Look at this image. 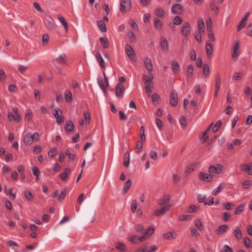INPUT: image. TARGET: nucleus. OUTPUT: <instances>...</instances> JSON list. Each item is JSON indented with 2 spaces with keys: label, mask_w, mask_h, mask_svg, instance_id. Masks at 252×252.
Listing matches in <instances>:
<instances>
[{
  "label": "nucleus",
  "mask_w": 252,
  "mask_h": 252,
  "mask_svg": "<svg viewBox=\"0 0 252 252\" xmlns=\"http://www.w3.org/2000/svg\"><path fill=\"white\" fill-rule=\"evenodd\" d=\"M39 139V135L38 132H34L33 134L27 133L23 137L24 143L26 145H31L34 140L38 141Z\"/></svg>",
  "instance_id": "obj_1"
},
{
  "label": "nucleus",
  "mask_w": 252,
  "mask_h": 252,
  "mask_svg": "<svg viewBox=\"0 0 252 252\" xmlns=\"http://www.w3.org/2000/svg\"><path fill=\"white\" fill-rule=\"evenodd\" d=\"M7 117L10 121H14L19 122L21 120V116L18 113V108L15 107L12 109V112L9 111L7 114Z\"/></svg>",
  "instance_id": "obj_2"
},
{
  "label": "nucleus",
  "mask_w": 252,
  "mask_h": 252,
  "mask_svg": "<svg viewBox=\"0 0 252 252\" xmlns=\"http://www.w3.org/2000/svg\"><path fill=\"white\" fill-rule=\"evenodd\" d=\"M223 165L220 164L212 165L208 168L209 173L212 176L214 174H220L223 169Z\"/></svg>",
  "instance_id": "obj_3"
},
{
  "label": "nucleus",
  "mask_w": 252,
  "mask_h": 252,
  "mask_svg": "<svg viewBox=\"0 0 252 252\" xmlns=\"http://www.w3.org/2000/svg\"><path fill=\"white\" fill-rule=\"evenodd\" d=\"M53 115L56 119V122L58 125H60L64 122V118L62 116V112L60 108L55 109Z\"/></svg>",
  "instance_id": "obj_4"
},
{
  "label": "nucleus",
  "mask_w": 252,
  "mask_h": 252,
  "mask_svg": "<svg viewBox=\"0 0 252 252\" xmlns=\"http://www.w3.org/2000/svg\"><path fill=\"white\" fill-rule=\"evenodd\" d=\"M206 199L205 195L198 194L197 196V200L199 203H204L205 205L211 206L214 203V199L213 197H209L208 198L209 201H205Z\"/></svg>",
  "instance_id": "obj_5"
},
{
  "label": "nucleus",
  "mask_w": 252,
  "mask_h": 252,
  "mask_svg": "<svg viewBox=\"0 0 252 252\" xmlns=\"http://www.w3.org/2000/svg\"><path fill=\"white\" fill-rule=\"evenodd\" d=\"M148 248V244H145L141 248L137 250L135 252H155L158 249V247L156 245L152 246L149 249Z\"/></svg>",
  "instance_id": "obj_6"
},
{
  "label": "nucleus",
  "mask_w": 252,
  "mask_h": 252,
  "mask_svg": "<svg viewBox=\"0 0 252 252\" xmlns=\"http://www.w3.org/2000/svg\"><path fill=\"white\" fill-rule=\"evenodd\" d=\"M182 34L185 37H188L190 34L191 32L190 25L189 22H186L184 25L181 30Z\"/></svg>",
  "instance_id": "obj_7"
},
{
  "label": "nucleus",
  "mask_w": 252,
  "mask_h": 252,
  "mask_svg": "<svg viewBox=\"0 0 252 252\" xmlns=\"http://www.w3.org/2000/svg\"><path fill=\"white\" fill-rule=\"evenodd\" d=\"M170 207L171 205H168L160 209H157L154 211L153 215L157 217L163 216L170 210Z\"/></svg>",
  "instance_id": "obj_8"
},
{
  "label": "nucleus",
  "mask_w": 252,
  "mask_h": 252,
  "mask_svg": "<svg viewBox=\"0 0 252 252\" xmlns=\"http://www.w3.org/2000/svg\"><path fill=\"white\" fill-rule=\"evenodd\" d=\"M239 41L238 40H236L234 42V47L233 48V53L232 54V58L236 61L238 57L240 55L239 52Z\"/></svg>",
  "instance_id": "obj_9"
},
{
  "label": "nucleus",
  "mask_w": 252,
  "mask_h": 252,
  "mask_svg": "<svg viewBox=\"0 0 252 252\" xmlns=\"http://www.w3.org/2000/svg\"><path fill=\"white\" fill-rule=\"evenodd\" d=\"M125 88L122 84H117L116 87L115 94L117 97L122 98L125 92Z\"/></svg>",
  "instance_id": "obj_10"
},
{
  "label": "nucleus",
  "mask_w": 252,
  "mask_h": 252,
  "mask_svg": "<svg viewBox=\"0 0 252 252\" xmlns=\"http://www.w3.org/2000/svg\"><path fill=\"white\" fill-rule=\"evenodd\" d=\"M155 231V228L153 226H150L146 229L144 232L143 236L138 237V239L140 242L146 240L149 236L152 234Z\"/></svg>",
  "instance_id": "obj_11"
},
{
  "label": "nucleus",
  "mask_w": 252,
  "mask_h": 252,
  "mask_svg": "<svg viewBox=\"0 0 252 252\" xmlns=\"http://www.w3.org/2000/svg\"><path fill=\"white\" fill-rule=\"evenodd\" d=\"M125 51L126 55L131 60H134L135 59V52L130 45L126 44V45Z\"/></svg>",
  "instance_id": "obj_12"
},
{
  "label": "nucleus",
  "mask_w": 252,
  "mask_h": 252,
  "mask_svg": "<svg viewBox=\"0 0 252 252\" xmlns=\"http://www.w3.org/2000/svg\"><path fill=\"white\" fill-rule=\"evenodd\" d=\"M171 12L174 14H181L183 13L184 9L183 6L180 4H174L171 9Z\"/></svg>",
  "instance_id": "obj_13"
},
{
  "label": "nucleus",
  "mask_w": 252,
  "mask_h": 252,
  "mask_svg": "<svg viewBox=\"0 0 252 252\" xmlns=\"http://www.w3.org/2000/svg\"><path fill=\"white\" fill-rule=\"evenodd\" d=\"M241 170L246 172L248 174L252 175V162L249 164L243 163L241 166Z\"/></svg>",
  "instance_id": "obj_14"
},
{
  "label": "nucleus",
  "mask_w": 252,
  "mask_h": 252,
  "mask_svg": "<svg viewBox=\"0 0 252 252\" xmlns=\"http://www.w3.org/2000/svg\"><path fill=\"white\" fill-rule=\"evenodd\" d=\"M54 61L57 64L63 65L66 63L67 62V56L65 54L63 53L54 60Z\"/></svg>",
  "instance_id": "obj_15"
},
{
  "label": "nucleus",
  "mask_w": 252,
  "mask_h": 252,
  "mask_svg": "<svg viewBox=\"0 0 252 252\" xmlns=\"http://www.w3.org/2000/svg\"><path fill=\"white\" fill-rule=\"evenodd\" d=\"M221 86V78L219 75L216 76V83H215V91L214 94V97L217 98L218 94V92Z\"/></svg>",
  "instance_id": "obj_16"
},
{
  "label": "nucleus",
  "mask_w": 252,
  "mask_h": 252,
  "mask_svg": "<svg viewBox=\"0 0 252 252\" xmlns=\"http://www.w3.org/2000/svg\"><path fill=\"white\" fill-rule=\"evenodd\" d=\"M206 54L208 58H212L213 57V45L210 40H208L206 42Z\"/></svg>",
  "instance_id": "obj_17"
},
{
  "label": "nucleus",
  "mask_w": 252,
  "mask_h": 252,
  "mask_svg": "<svg viewBox=\"0 0 252 252\" xmlns=\"http://www.w3.org/2000/svg\"><path fill=\"white\" fill-rule=\"evenodd\" d=\"M198 176L201 180L208 182H211L213 179L211 175L205 173L203 172H200Z\"/></svg>",
  "instance_id": "obj_18"
},
{
  "label": "nucleus",
  "mask_w": 252,
  "mask_h": 252,
  "mask_svg": "<svg viewBox=\"0 0 252 252\" xmlns=\"http://www.w3.org/2000/svg\"><path fill=\"white\" fill-rule=\"evenodd\" d=\"M170 103L172 106H175L178 103V95L177 94L173 91L170 94Z\"/></svg>",
  "instance_id": "obj_19"
},
{
  "label": "nucleus",
  "mask_w": 252,
  "mask_h": 252,
  "mask_svg": "<svg viewBox=\"0 0 252 252\" xmlns=\"http://www.w3.org/2000/svg\"><path fill=\"white\" fill-rule=\"evenodd\" d=\"M95 58L96 59L97 62L99 64V65L100 67L103 68L105 69L106 67L105 63L104 62V61L100 54V53H97L95 54Z\"/></svg>",
  "instance_id": "obj_20"
},
{
  "label": "nucleus",
  "mask_w": 252,
  "mask_h": 252,
  "mask_svg": "<svg viewBox=\"0 0 252 252\" xmlns=\"http://www.w3.org/2000/svg\"><path fill=\"white\" fill-rule=\"evenodd\" d=\"M170 200V195L169 194H164L162 198L158 200V203L160 206H162L169 202Z\"/></svg>",
  "instance_id": "obj_21"
},
{
  "label": "nucleus",
  "mask_w": 252,
  "mask_h": 252,
  "mask_svg": "<svg viewBox=\"0 0 252 252\" xmlns=\"http://www.w3.org/2000/svg\"><path fill=\"white\" fill-rule=\"evenodd\" d=\"M155 15L160 18H163L164 16L165 11L161 7H157L154 11Z\"/></svg>",
  "instance_id": "obj_22"
},
{
  "label": "nucleus",
  "mask_w": 252,
  "mask_h": 252,
  "mask_svg": "<svg viewBox=\"0 0 252 252\" xmlns=\"http://www.w3.org/2000/svg\"><path fill=\"white\" fill-rule=\"evenodd\" d=\"M143 78L145 86H151V85L152 84V80L153 79V76L152 74H150L149 76H148L146 75H144Z\"/></svg>",
  "instance_id": "obj_23"
},
{
  "label": "nucleus",
  "mask_w": 252,
  "mask_h": 252,
  "mask_svg": "<svg viewBox=\"0 0 252 252\" xmlns=\"http://www.w3.org/2000/svg\"><path fill=\"white\" fill-rule=\"evenodd\" d=\"M71 173V170L68 168L64 169L63 172L61 173L60 175V178L63 181L67 180V176Z\"/></svg>",
  "instance_id": "obj_24"
},
{
  "label": "nucleus",
  "mask_w": 252,
  "mask_h": 252,
  "mask_svg": "<svg viewBox=\"0 0 252 252\" xmlns=\"http://www.w3.org/2000/svg\"><path fill=\"white\" fill-rule=\"evenodd\" d=\"M108 79L107 77H105L104 81L101 80L98 81V85L101 89L103 91H106V89L108 86Z\"/></svg>",
  "instance_id": "obj_25"
},
{
  "label": "nucleus",
  "mask_w": 252,
  "mask_h": 252,
  "mask_svg": "<svg viewBox=\"0 0 252 252\" xmlns=\"http://www.w3.org/2000/svg\"><path fill=\"white\" fill-rule=\"evenodd\" d=\"M46 27L48 30H52L56 28V23L52 18H50V20H47V23H46Z\"/></svg>",
  "instance_id": "obj_26"
},
{
  "label": "nucleus",
  "mask_w": 252,
  "mask_h": 252,
  "mask_svg": "<svg viewBox=\"0 0 252 252\" xmlns=\"http://www.w3.org/2000/svg\"><path fill=\"white\" fill-rule=\"evenodd\" d=\"M160 46L162 50H168V43L165 37H162L160 40Z\"/></svg>",
  "instance_id": "obj_27"
},
{
  "label": "nucleus",
  "mask_w": 252,
  "mask_h": 252,
  "mask_svg": "<svg viewBox=\"0 0 252 252\" xmlns=\"http://www.w3.org/2000/svg\"><path fill=\"white\" fill-rule=\"evenodd\" d=\"M172 68L174 74H178L180 72V65L178 63L174 61L172 63Z\"/></svg>",
  "instance_id": "obj_28"
},
{
  "label": "nucleus",
  "mask_w": 252,
  "mask_h": 252,
  "mask_svg": "<svg viewBox=\"0 0 252 252\" xmlns=\"http://www.w3.org/2000/svg\"><path fill=\"white\" fill-rule=\"evenodd\" d=\"M228 229V226L227 224H223L219 226L217 230V234L220 235L225 232Z\"/></svg>",
  "instance_id": "obj_29"
},
{
  "label": "nucleus",
  "mask_w": 252,
  "mask_h": 252,
  "mask_svg": "<svg viewBox=\"0 0 252 252\" xmlns=\"http://www.w3.org/2000/svg\"><path fill=\"white\" fill-rule=\"evenodd\" d=\"M144 63L145 67L148 71H151L153 70V64L149 58H146L144 60Z\"/></svg>",
  "instance_id": "obj_30"
},
{
  "label": "nucleus",
  "mask_w": 252,
  "mask_h": 252,
  "mask_svg": "<svg viewBox=\"0 0 252 252\" xmlns=\"http://www.w3.org/2000/svg\"><path fill=\"white\" fill-rule=\"evenodd\" d=\"M99 40L103 48L106 49L109 47V43L107 37H101Z\"/></svg>",
  "instance_id": "obj_31"
},
{
  "label": "nucleus",
  "mask_w": 252,
  "mask_h": 252,
  "mask_svg": "<svg viewBox=\"0 0 252 252\" xmlns=\"http://www.w3.org/2000/svg\"><path fill=\"white\" fill-rule=\"evenodd\" d=\"M97 25L101 32H105L107 31L106 25L103 20L98 21L97 23Z\"/></svg>",
  "instance_id": "obj_32"
},
{
  "label": "nucleus",
  "mask_w": 252,
  "mask_h": 252,
  "mask_svg": "<svg viewBox=\"0 0 252 252\" xmlns=\"http://www.w3.org/2000/svg\"><path fill=\"white\" fill-rule=\"evenodd\" d=\"M224 187L225 184L224 183L220 184L218 188L215 189L213 190L212 192V194L215 196L217 195L219 193H220L222 190V189H224Z\"/></svg>",
  "instance_id": "obj_33"
},
{
  "label": "nucleus",
  "mask_w": 252,
  "mask_h": 252,
  "mask_svg": "<svg viewBox=\"0 0 252 252\" xmlns=\"http://www.w3.org/2000/svg\"><path fill=\"white\" fill-rule=\"evenodd\" d=\"M233 233L236 239L240 240L242 237L241 229L238 227H236L233 231Z\"/></svg>",
  "instance_id": "obj_34"
},
{
  "label": "nucleus",
  "mask_w": 252,
  "mask_h": 252,
  "mask_svg": "<svg viewBox=\"0 0 252 252\" xmlns=\"http://www.w3.org/2000/svg\"><path fill=\"white\" fill-rule=\"evenodd\" d=\"M131 184L132 182L130 179H129L126 181L123 189V194H125L128 191L131 186Z\"/></svg>",
  "instance_id": "obj_35"
},
{
  "label": "nucleus",
  "mask_w": 252,
  "mask_h": 252,
  "mask_svg": "<svg viewBox=\"0 0 252 252\" xmlns=\"http://www.w3.org/2000/svg\"><path fill=\"white\" fill-rule=\"evenodd\" d=\"M65 128L66 131L69 132L73 131L74 128L73 123L71 121L66 122Z\"/></svg>",
  "instance_id": "obj_36"
},
{
  "label": "nucleus",
  "mask_w": 252,
  "mask_h": 252,
  "mask_svg": "<svg viewBox=\"0 0 252 252\" xmlns=\"http://www.w3.org/2000/svg\"><path fill=\"white\" fill-rule=\"evenodd\" d=\"M64 98L65 101L67 102H70L72 100V95L70 91H65L64 94Z\"/></svg>",
  "instance_id": "obj_37"
},
{
  "label": "nucleus",
  "mask_w": 252,
  "mask_h": 252,
  "mask_svg": "<svg viewBox=\"0 0 252 252\" xmlns=\"http://www.w3.org/2000/svg\"><path fill=\"white\" fill-rule=\"evenodd\" d=\"M162 26V23L158 18H156L154 20V27L157 30H161Z\"/></svg>",
  "instance_id": "obj_38"
},
{
  "label": "nucleus",
  "mask_w": 252,
  "mask_h": 252,
  "mask_svg": "<svg viewBox=\"0 0 252 252\" xmlns=\"http://www.w3.org/2000/svg\"><path fill=\"white\" fill-rule=\"evenodd\" d=\"M125 161L123 162V164L125 167H127L129 164V160H130V154L128 152H126L125 154Z\"/></svg>",
  "instance_id": "obj_39"
},
{
  "label": "nucleus",
  "mask_w": 252,
  "mask_h": 252,
  "mask_svg": "<svg viewBox=\"0 0 252 252\" xmlns=\"http://www.w3.org/2000/svg\"><path fill=\"white\" fill-rule=\"evenodd\" d=\"M58 18L60 22L63 24L66 31H67L68 30V24L65 21L64 18L61 15H58Z\"/></svg>",
  "instance_id": "obj_40"
},
{
  "label": "nucleus",
  "mask_w": 252,
  "mask_h": 252,
  "mask_svg": "<svg viewBox=\"0 0 252 252\" xmlns=\"http://www.w3.org/2000/svg\"><path fill=\"white\" fill-rule=\"evenodd\" d=\"M210 69L207 64H204L203 67V74L205 78L209 77Z\"/></svg>",
  "instance_id": "obj_41"
},
{
  "label": "nucleus",
  "mask_w": 252,
  "mask_h": 252,
  "mask_svg": "<svg viewBox=\"0 0 252 252\" xmlns=\"http://www.w3.org/2000/svg\"><path fill=\"white\" fill-rule=\"evenodd\" d=\"M24 195L26 198L29 201L33 200L34 197L31 191L26 190L24 192Z\"/></svg>",
  "instance_id": "obj_42"
},
{
  "label": "nucleus",
  "mask_w": 252,
  "mask_h": 252,
  "mask_svg": "<svg viewBox=\"0 0 252 252\" xmlns=\"http://www.w3.org/2000/svg\"><path fill=\"white\" fill-rule=\"evenodd\" d=\"M32 171L33 174L36 177V181H38L39 180V175L40 174V171L37 167H33L32 168Z\"/></svg>",
  "instance_id": "obj_43"
},
{
  "label": "nucleus",
  "mask_w": 252,
  "mask_h": 252,
  "mask_svg": "<svg viewBox=\"0 0 252 252\" xmlns=\"http://www.w3.org/2000/svg\"><path fill=\"white\" fill-rule=\"evenodd\" d=\"M116 248L121 252H125L126 251V245L122 243L118 242L116 243Z\"/></svg>",
  "instance_id": "obj_44"
},
{
  "label": "nucleus",
  "mask_w": 252,
  "mask_h": 252,
  "mask_svg": "<svg viewBox=\"0 0 252 252\" xmlns=\"http://www.w3.org/2000/svg\"><path fill=\"white\" fill-rule=\"evenodd\" d=\"M222 125V122L220 120L218 121L215 124L214 126L212 128V131L214 133L216 132L220 128Z\"/></svg>",
  "instance_id": "obj_45"
},
{
  "label": "nucleus",
  "mask_w": 252,
  "mask_h": 252,
  "mask_svg": "<svg viewBox=\"0 0 252 252\" xmlns=\"http://www.w3.org/2000/svg\"><path fill=\"white\" fill-rule=\"evenodd\" d=\"M163 237L164 239L166 240H171L175 238V237L174 236L173 233L171 232H167L163 235Z\"/></svg>",
  "instance_id": "obj_46"
},
{
  "label": "nucleus",
  "mask_w": 252,
  "mask_h": 252,
  "mask_svg": "<svg viewBox=\"0 0 252 252\" xmlns=\"http://www.w3.org/2000/svg\"><path fill=\"white\" fill-rule=\"evenodd\" d=\"M194 223H195V225L196 227L200 231H201V230H203V225H202V222H201V221L199 220L195 219L194 220Z\"/></svg>",
  "instance_id": "obj_47"
},
{
  "label": "nucleus",
  "mask_w": 252,
  "mask_h": 252,
  "mask_svg": "<svg viewBox=\"0 0 252 252\" xmlns=\"http://www.w3.org/2000/svg\"><path fill=\"white\" fill-rule=\"evenodd\" d=\"M198 28L200 31L203 32L205 29V25L202 19H199L198 21Z\"/></svg>",
  "instance_id": "obj_48"
},
{
  "label": "nucleus",
  "mask_w": 252,
  "mask_h": 252,
  "mask_svg": "<svg viewBox=\"0 0 252 252\" xmlns=\"http://www.w3.org/2000/svg\"><path fill=\"white\" fill-rule=\"evenodd\" d=\"M244 205H241L238 206L235 210L234 214L235 215H240L244 211Z\"/></svg>",
  "instance_id": "obj_49"
},
{
  "label": "nucleus",
  "mask_w": 252,
  "mask_h": 252,
  "mask_svg": "<svg viewBox=\"0 0 252 252\" xmlns=\"http://www.w3.org/2000/svg\"><path fill=\"white\" fill-rule=\"evenodd\" d=\"M252 185V181L251 180H246L243 182L242 184L243 188L246 189H249Z\"/></svg>",
  "instance_id": "obj_50"
},
{
  "label": "nucleus",
  "mask_w": 252,
  "mask_h": 252,
  "mask_svg": "<svg viewBox=\"0 0 252 252\" xmlns=\"http://www.w3.org/2000/svg\"><path fill=\"white\" fill-rule=\"evenodd\" d=\"M187 122L186 118L182 116L180 118V124L183 128H185L187 127Z\"/></svg>",
  "instance_id": "obj_51"
},
{
  "label": "nucleus",
  "mask_w": 252,
  "mask_h": 252,
  "mask_svg": "<svg viewBox=\"0 0 252 252\" xmlns=\"http://www.w3.org/2000/svg\"><path fill=\"white\" fill-rule=\"evenodd\" d=\"M173 23L175 25H180L182 23V20L180 16H176L174 18Z\"/></svg>",
  "instance_id": "obj_52"
},
{
  "label": "nucleus",
  "mask_w": 252,
  "mask_h": 252,
  "mask_svg": "<svg viewBox=\"0 0 252 252\" xmlns=\"http://www.w3.org/2000/svg\"><path fill=\"white\" fill-rule=\"evenodd\" d=\"M18 90V87L14 84H10L8 86V91L10 93H15Z\"/></svg>",
  "instance_id": "obj_53"
},
{
  "label": "nucleus",
  "mask_w": 252,
  "mask_h": 252,
  "mask_svg": "<svg viewBox=\"0 0 252 252\" xmlns=\"http://www.w3.org/2000/svg\"><path fill=\"white\" fill-rule=\"evenodd\" d=\"M128 240L133 244H137L138 242H140L138 238L135 235H132L128 239Z\"/></svg>",
  "instance_id": "obj_54"
},
{
  "label": "nucleus",
  "mask_w": 252,
  "mask_h": 252,
  "mask_svg": "<svg viewBox=\"0 0 252 252\" xmlns=\"http://www.w3.org/2000/svg\"><path fill=\"white\" fill-rule=\"evenodd\" d=\"M67 190L65 189H64L63 190H62L60 194L58 196V200L60 201H62L65 197V196Z\"/></svg>",
  "instance_id": "obj_55"
},
{
  "label": "nucleus",
  "mask_w": 252,
  "mask_h": 252,
  "mask_svg": "<svg viewBox=\"0 0 252 252\" xmlns=\"http://www.w3.org/2000/svg\"><path fill=\"white\" fill-rule=\"evenodd\" d=\"M193 72V66L191 64H189L187 69V74L189 77H191Z\"/></svg>",
  "instance_id": "obj_56"
},
{
  "label": "nucleus",
  "mask_w": 252,
  "mask_h": 252,
  "mask_svg": "<svg viewBox=\"0 0 252 252\" xmlns=\"http://www.w3.org/2000/svg\"><path fill=\"white\" fill-rule=\"evenodd\" d=\"M210 7H211V9L212 10H214V11H215V12H216L217 13L219 12V8L218 6H215V0H212L211 2Z\"/></svg>",
  "instance_id": "obj_57"
},
{
  "label": "nucleus",
  "mask_w": 252,
  "mask_h": 252,
  "mask_svg": "<svg viewBox=\"0 0 252 252\" xmlns=\"http://www.w3.org/2000/svg\"><path fill=\"white\" fill-rule=\"evenodd\" d=\"M57 152V149L56 148H53L48 152V155L51 158H53L56 155Z\"/></svg>",
  "instance_id": "obj_58"
},
{
  "label": "nucleus",
  "mask_w": 252,
  "mask_h": 252,
  "mask_svg": "<svg viewBox=\"0 0 252 252\" xmlns=\"http://www.w3.org/2000/svg\"><path fill=\"white\" fill-rule=\"evenodd\" d=\"M130 209L132 213L135 212L137 209V201L136 200H132Z\"/></svg>",
  "instance_id": "obj_59"
},
{
  "label": "nucleus",
  "mask_w": 252,
  "mask_h": 252,
  "mask_svg": "<svg viewBox=\"0 0 252 252\" xmlns=\"http://www.w3.org/2000/svg\"><path fill=\"white\" fill-rule=\"evenodd\" d=\"M190 230L191 232V234L192 236H195L196 237H198L200 235V234L198 230L194 227H190Z\"/></svg>",
  "instance_id": "obj_60"
},
{
  "label": "nucleus",
  "mask_w": 252,
  "mask_h": 252,
  "mask_svg": "<svg viewBox=\"0 0 252 252\" xmlns=\"http://www.w3.org/2000/svg\"><path fill=\"white\" fill-rule=\"evenodd\" d=\"M246 34L252 37V23L250 24L247 27Z\"/></svg>",
  "instance_id": "obj_61"
},
{
  "label": "nucleus",
  "mask_w": 252,
  "mask_h": 252,
  "mask_svg": "<svg viewBox=\"0 0 252 252\" xmlns=\"http://www.w3.org/2000/svg\"><path fill=\"white\" fill-rule=\"evenodd\" d=\"M140 4L143 7H148L151 3V0H140Z\"/></svg>",
  "instance_id": "obj_62"
},
{
  "label": "nucleus",
  "mask_w": 252,
  "mask_h": 252,
  "mask_svg": "<svg viewBox=\"0 0 252 252\" xmlns=\"http://www.w3.org/2000/svg\"><path fill=\"white\" fill-rule=\"evenodd\" d=\"M143 144L142 142H140V141H138L136 143V153L140 152L143 148Z\"/></svg>",
  "instance_id": "obj_63"
},
{
  "label": "nucleus",
  "mask_w": 252,
  "mask_h": 252,
  "mask_svg": "<svg viewBox=\"0 0 252 252\" xmlns=\"http://www.w3.org/2000/svg\"><path fill=\"white\" fill-rule=\"evenodd\" d=\"M127 35L129 37V38L130 39V40L132 42H135V41H136V37H135V34H134V32H133L129 31L127 33Z\"/></svg>",
  "instance_id": "obj_64"
}]
</instances>
